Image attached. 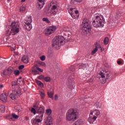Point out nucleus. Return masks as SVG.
Masks as SVG:
<instances>
[{"mask_svg":"<svg viewBox=\"0 0 125 125\" xmlns=\"http://www.w3.org/2000/svg\"><path fill=\"white\" fill-rule=\"evenodd\" d=\"M106 73H107V72H106L105 69H103V70L99 73V75L101 76V79H102V80L101 81V83H105L107 82L106 78H105V74H106Z\"/></svg>","mask_w":125,"mask_h":125,"instance_id":"nucleus-16","label":"nucleus"},{"mask_svg":"<svg viewBox=\"0 0 125 125\" xmlns=\"http://www.w3.org/2000/svg\"><path fill=\"white\" fill-rule=\"evenodd\" d=\"M40 95L41 96V99H43V98H44V97L45 96V94L43 92H41Z\"/></svg>","mask_w":125,"mask_h":125,"instance_id":"nucleus-37","label":"nucleus"},{"mask_svg":"<svg viewBox=\"0 0 125 125\" xmlns=\"http://www.w3.org/2000/svg\"><path fill=\"white\" fill-rule=\"evenodd\" d=\"M55 100H56V101L58 100V95H55Z\"/></svg>","mask_w":125,"mask_h":125,"instance_id":"nucleus-46","label":"nucleus"},{"mask_svg":"<svg viewBox=\"0 0 125 125\" xmlns=\"http://www.w3.org/2000/svg\"><path fill=\"white\" fill-rule=\"evenodd\" d=\"M25 10H26V7H24V5H22L20 9V11L21 12H23L24 11H25Z\"/></svg>","mask_w":125,"mask_h":125,"instance_id":"nucleus-30","label":"nucleus"},{"mask_svg":"<svg viewBox=\"0 0 125 125\" xmlns=\"http://www.w3.org/2000/svg\"><path fill=\"white\" fill-rule=\"evenodd\" d=\"M31 111V113H34V115H36V114H37V111H36V109H35L34 108H32Z\"/></svg>","mask_w":125,"mask_h":125,"instance_id":"nucleus-39","label":"nucleus"},{"mask_svg":"<svg viewBox=\"0 0 125 125\" xmlns=\"http://www.w3.org/2000/svg\"><path fill=\"white\" fill-rule=\"evenodd\" d=\"M35 67H33L32 69V72L33 73H35V74H39V71H38V69L35 68Z\"/></svg>","mask_w":125,"mask_h":125,"instance_id":"nucleus-34","label":"nucleus"},{"mask_svg":"<svg viewBox=\"0 0 125 125\" xmlns=\"http://www.w3.org/2000/svg\"><path fill=\"white\" fill-rule=\"evenodd\" d=\"M38 4L40 8H42L43 7V5L45 4V3L44 1H45V0H38Z\"/></svg>","mask_w":125,"mask_h":125,"instance_id":"nucleus-22","label":"nucleus"},{"mask_svg":"<svg viewBox=\"0 0 125 125\" xmlns=\"http://www.w3.org/2000/svg\"><path fill=\"white\" fill-rule=\"evenodd\" d=\"M21 77L20 79L17 80V81H13L12 82V86L13 87V89L14 88L15 89H18V88H20L19 86H18V82H20V80Z\"/></svg>","mask_w":125,"mask_h":125,"instance_id":"nucleus-17","label":"nucleus"},{"mask_svg":"<svg viewBox=\"0 0 125 125\" xmlns=\"http://www.w3.org/2000/svg\"><path fill=\"white\" fill-rule=\"evenodd\" d=\"M38 114H39L38 116L42 117V118H43V113H44V109L43 108V107H40L38 109Z\"/></svg>","mask_w":125,"mask_h":125,"instance_id":"nucleus-19","label":"nucleus"},{"mask_svg":"<svg viewBox=\"0 0 125 125\" xmlns=\"http://www.w3.org/2000/svg\"><path fill=\"white\" fill-rule=\"evenodd\" d=\"M36 82L39 86H40V87H43V83H42V82L38 80V79L36 80Z\"/></svg>","mask_w":125,"mask_h":125,"instance_id":"nucleus-25","label":"nucleus"},{"mask_svg":"<svg viewBox=\"0 0 125 125\" xmlns=\"http://www.w3.org/2000/svg\"><path fill=\"white\" fill-rule=\"evenodd\" d=\"M24 67H25L24 65H21L19 67V70H22V69H24Z\"/></svg>","mask_w":125,"mask_h":125,"instance_id":"nucleus-45","label":"nucleus"},{"mask_svg":"<svg viewBox=\"0 0 125 125\" xmlns=\"http://www.w3.org/2000/svg\"><path fill=\"white\" fill-rule=\"evenodd\" d=\"M74 76H70L68 78L67 85L70 89H73L75 87V81H74Z\"/></svg>","mask_w":125,"mask_h":125,"instance_id":"nucleus-14","label":"nucleus"},{"mask_svg":"<svg viewBox=\"0 0 125 125\" xmlns=\"http://www.w3.org/2000/svg\"><path fill=\"white\" fill-rule=\"evenodd\" d=\"M44 80L45 82H46V83H48L49 82L51 81V79L49 77H46L44 78Z\"/></svg>","mask_w":125,"mask_h":125,"instance_id":"nucleus-31","label":"nucleus"},{"mask_svg":"<svg viewBox=\"0 0 125 125\" xmlns=\"http://www.w3.org/2000/svg\"><path fill=\"white\" fill-rule=\"evenodd\" d=\"M76 2H82L83 0H74Z\"/></svg>","mask_w":125,"mask_h":125,"instance_id":"nucleus-48","label":"nucleus"},{"mask_svg":"<svg viewBox=\"0 0 125 125\" xmlns=\"http://www.w3.org/2000/svg\"><path fill=\"white\" fill-rule=\"evenodd\" d=\"M68 12L73 19H78L80 16L79 11L76 8H71L68 10Z\"/></svg>","mask_w":125,"mask_h":125,"instance_id":"nucleus-9","label":"nucleus"},{"mask_svg":"<svg viewBox=\"0 0 125 125\" xmlns=\"http://www.w3.org/2000/svg\"><path fill=\"white\" fill-rule=\"evenodd\" d=\"M15 49H16V48H15V46L14 47L11 48L12 51H15Z\"/></svg>","mask_w":125,"mask_h":125,"instance_id":"nucleus-49","label":"nucleus"},{"mask_svg":"<svg viewBox=\"0 0 125 125\" xmlns=\"http://www.w3.org/2000/svg\"><path fill=\"white\" fill-rule=\"evenodd\" d=\"M6 118L8 120H9V121H13V116L11 114L7 116Z\"/></svg>","mask_w":125,"mask_h":125,"instance_id":"nucleus-29","label":"nucleus"},{"mask_svg":"<svg viewBox=\"0 0 125 125\" xmlns=\"http://www.w3.org/2000/svg\"><path fill=\"white\" fill-rule=\"evenodd\" d=\"M5 111V107L4 105L0 104V111L4 112Z\"/></svg>","mask_w":125,"mask_h":125,"instance_id":"nucleus-27","label":"nucleus"},{"mask_svg":"<svg viewBox=\"0 0 125 125\" xmlns=\"http://www.w3.org/2000/svg\"><path fill=\"white\" fill-rule=\"evenodd\" d=\"M56 31V26H51L48 27L44 30V34L45 36H50L52 34H53L54 32Z\"/></svg>","mask_w":125,"mask_h":125,"instance_id":"nucleus-11","label":"nucleus"},{"mask_svg":"<svg viewBox=\"0 0 125 125\" xmlns=\"http://www.w3.org/2000/svg\"><path fill=\"white\" fill-rule=\"evenodd\" d=\"M84 124V122L82 120L80 119L76 121L72 125H83Z\"/></svg>","mask_w":125,"mask_h":125,"instance_id":"nucleus-21","label":"nucleus"},{"mask_svg":"<svg viewBox=\"0 0 125 125\" xmlns=\"http://www.w3.org/2000/svg\"><path fill=\"white\" fill-rule=\"evenodd\" d=\"M104 44L107 45L108 43H109V38L108 37H105L104 41Z\"/></svg>","mask_w":125,"mask_h":125,"instance_id":"nucleus-28","label":"nucleus"},{"mask_svg":"<svg viewBox=\"0 0 125 125\" xmlns=\"http://www.w3.org/2000/svg\"><path fill=\"white\" fill-rule=\"evenodd\" d=\"M77 66L78 68H79V69H84L86 67V65L83 63H80L79 64H78Z\"/></svg>","mask_w":125,"mask_h":125,"instance_id":"nucleus-26","label":"nucleus"},{"mask_svg":"<svg viewBox=\"0 0 125 125\" xmlns=\"http://www.w3.org/2000/svg\"><path fill=\"white\" fill-rule=\"evenodd\" d=\"M36 69L37 70H38V71H39V72H40L41 73H42L43 72V69L39 67H36Z\"/></svg>","mask_w":125,"mask_h":125,"instance_id":"nucleus-42","label":"nucleus"},{"mask_svg":"<svg viewBox=\"0 0 125 125\" xmlns=\"http://www.w3.org/2000/svg\"><path fill=\"white\" fill-rule=\"evenodd\" d=\"M75 70H77V68H76V66H72L70 68V70L72 72H74Z\"/></svg>","mask_w":125,"mask_h":125,"instance_id":"nucleus-40","label":"nucleus"},{"mask_svg":"<svg viewBox=\"0 0 125 125\" xmlns=\"http://www.w3.org/2000/svg\"><path fill=\"white\" fill-rule=\"evenodd\" d=\"M88 82V83H92V82H93V79L92 78H91V79H89Z\"/></svg>","mask_w":125,"mask_h":125,"instance_id":"nucleus-47","label":"nucleus"},{"mask_svg":"<svg viewBox=\"0 0 125 125\" xmlns=\"http://www.w3.org/2000/svg\"><path fill=\"white\" fill-rule=\"evenodd\" d=\"M21 61L23 62V63L27 64V63H29V57L26 55L23 56L21 58Z\"/></svg>","mask_w":125,"mask_h":125,"instance_id":"nucleus-20","label":"nucleus"},{"mask_svg":"<svg viewBox=\"0 0 125 125\" xmlns=\"http://www.w3.org/2000/svg\"><path fill=\"white\" fill-rule=\"evenodd\" d=\"M17 110H18V111H19V112H20V111H21V109H18V108H20V106H17Z\"/></svg>","mask_w":125,"mask_h":125,"instance_id":"nucleus-50","label":"nucleus"},{"mask_svg":"<svg viewBox=\"0 0 125 125\" xmlns=\"http://www.w3.org/2000/svg\"><path fill=\"white\" fill-rule=\"evenodd\" d=\"M38 79H39V80H44V76L43 75H40L38 77Z\"/></svg>","mask_w":125,"mask_h":125,"instance_id":"nucleus-41","label":"nucleus"},{"mask_svg":"<svg viewBox=\"0 0 125 125\" xmlns=\"http://www.w3.org/2000/svg\"><path fill=\"white\" fill-rule=\"evenodd\" d=\"M26 0H21V2H25Z\"/></svg>","mask_w":125,"mask_h":125,"instance_id":"nucleus-53","label":"nucleus"},{"mask_svg":"<svg viewBox=\"0 0 125 125\" xmlns=\"http://www.w3.org/2000/svg\"><path fill=\"white\" fill-rule=\"evenodd\" d=\"M104 22H105L104 17L101 14H96L95 20L92 22L93 26L95 28H103L104 27Z\"/></svg>","mask_w":125,"mask_h":125,"instance_id":"nucleus-2","label":"nucleus"},{"mask_svg":"<svg viewBox=\"0 0 125 125\" xmlns=\"http://www.w3.org/2000/svg\"><path fill=\"white\" fill-rule=\"evenodd\" d=\"M42 20L43 21H44V22H46V23H48V24L50 23V21H49V20H48L47 18H44L42 19Z\"/></svg>","mask_w":125,"mask_h":125,"instance_id":"nucleus-33","label":"nucleus"},{"mask_svg":"<svg viewBox=\"0 0 125 125\" xmlns=\"http://www.w3.org/2000/svg\"><path fill=\"white\" fill-rule=\"evenodd\" d=\"M20 31V27L19 26V23L18 22L13 21L12 22L10 26H7V29L5 32V35L6 37H9V36H15L17 34H18Z\"/></svg>","mask_w":125,"mask_h":125,"instance_id":"nucleus-1","label":"nucleus"},{"mask_svg":"<svg viewBox=\"0 0 125 125\" xmlns=\"http://www.w3.org/2000/svg\"><path fill=\"white\" fill-rule=\"evenodd\" d=\"M50 13L52 15H56V13H57L58 11V9L57 7H58V5L57 3H55L53 1L50 3Z\"/></svg>","mask_w":125,"mask_h":125,"instance_id":"nucleus-10","label":"nucleus"},{"mask_svg":"<svg viewBox=\"0 0 125 125\" xmlns=\"http://www.w3.org/2000/svg\"><path fill=\"white\" fill-rule=\"evenodd\" d=\"M14 74L16 76H18V75H19V74H20V72L18 70H15L14 72Z\"/></svg>","mask_w":125,"mask_h":125,"instance_id":"nucleus-38","label":"nucleus"},{"mask_svg":"<svg viewBox=\"0 0 125 125\" xmlns=\"http://www.w3.org/2000/svg\"><path fill=\"white\" fill-rule=\"evenodd\" d=\"M32 22H33V20L32 19V17H26L24 21V28L27 30V31H31L32 30Z\"/></svg>","mask_w":125,"mask_h":125,"instance_id":"nucleus-8","label":"nucleus"},{"mask_svg":"<svg viewBox=\"0 0 125 125\" xmlns=\"http://www.w3.org/2000/svg\"><path fill=\"white\" fill-rule=\"evenodd\" d=\"M8 0V1H10V0Z\"/></svg>","mask_w":125,"mask_h":125,"instance_id":"nucleus-55","label":"nucleus"},{"mask_svg":"<svg viewBox=\"0 0 125 125\" xmlns=\"http://www.w3.org/2000/svg\"><path fill=\"white\" fill-rule=\"evenodd\" d=\"M52 125V120H51V118H47L45 121V123L44 125Z\"/></svg>","mask_w":125,"mask_h":125,"instance_id":"nucleus-23","label":"nucleus"},{"mask_svg":"<svg viewBox=\"0 0 125 125\" xmlns=\"http://www.w3.org/2000/svg\"><path fill=\"white\" fill-rule=\"evenodd\" d=\"M117 63H118V64H119V65H120V64H122V62L120 61H118L117 62Z\"/></svg>","mask_w":125,"mask_h":125,"instance_id":"nucleus-51","label":"nucleus"},{"mask_svg":"<svg viewBox=\"0 0 125 125\" xmlns=\"http://www.w3.org/2000/svg\"><path fill=\"white\" fill-rule=\"evenodd\" d=\"M12 74H13V70H12V68L9 67L4 70L1 75V76L2 75L3 76H11Z\"/></svg>","mask_w":125,"mask_h":125,"instance_id":"nucleus-15","label":"nucleus"},{"mask_svg":"<svg viewBox=\"0 0 125 125\" xmlns=\"http://www.w3.org/2000/svg\"><path fill=\"white\" fill-rule=\"evenodd\" d=\"M40 59L42 61H44V60H45V56H42L41 57H40Z\"/></svg>","mask_w":125,"mask_h":125,"instance_id":"nucleus-43","label":"nucleus"},{"mask_svg":"<svg viewBox=\"0 0 125 125\" xmlns=\"http://www.w3.org/2000/svg\"><path fill=\"white\" fill-rule=\"evenodd\" d=\"M52 113V110L50 109H48L46 110V114L47 115H51V113Z\"/></svg>","mask_w":125,"mask_h":125,"instance_id":"nucleus-35","label":"nucleus"},{"mask_svg":"<svg viewBox=\"0 0 125 125\" xmlns=\"http://www.w3.org/2000/svg\"><path fill=\"white\" fill-rule=\"evenodd\" d=\"M47 95L49 98H51V99H53V96H54V92L48 91L47 92Z\"/></svg>","mask_w":125,"mask_h":125,"instance_id":"nucleus-24","label":"nucleus"},{"mask_svg":"<svg viewBox=\"0 0 125 125\" xmlns=\"http://www.w3.org/2000/svg\"><path fill=\"white\" fill-rule=\"evenodd\" d=\"M42 116L37 115L35 118H33L31 120V123L32 125H42Z\"/></svg>","mask_w":125,"mask_h":125,"instance_id":"nucleus-12","label":"nucleus"},{"mask_svg":"<svg viewBox=\"0 0 125 125\" xmlns=\"http://www.w3.org/2000/svg\"><path fill=\"white\" fill-rule=\"evenodd\" d=\"M78 117H79V112L73 109H69L66 114V121L69 122L76 121L78 119Z\"/></svg>","mask_w":125,"mask_h":125,"instance_id":"nucleus-4","label":"nucleus"},{"mask_svg":"<svg viewBox=\"0 0 125 125\" xmlns=\"http://www.w3.org/2000/svg\"><path fill=\"white\" fill-rule=\"evenodd\" d=\"M123 0L124 1H125V0Z\"/></svg>","mask_w":125,"mask_h":125,"instance_id":"nucleus-56","label":"nucleus"},{"mask_svg":"<svg viewBox=\"0 0 125 125\" xmlns=\"http://www.w3.org/2000/svg\"><path fill=\"white\" fill-rule=\"evenodd\" d=\"M21 88L18 89H12V92L10 94V98L12 100H16L18 98V95H21Z\"/></svg>","mask_w":125,"mask_h":125,"instance_id":"nucleus-7","label":"nucleus"},{"mask_svg":"<svg viewBox=\"0 0 125 125\" xmlns=\"http://www.w3.org/2000/svg\"><path fill=\"white\" fill-rule=\"evenodd\" d=\"M38 63L39 64V65H41V66H43V67L45 66V63H44L43 62L39 61L38 62Z\"/></svg>","mask_w":125,"mask_h":125,"instance_id":"nucleus-36","label":"nucleus"},{"mask_svg":"<svg viewBox=\"0 0 125 125\" xmlns=\"http://www.w3.org/2000/svg\"><path fill=\"white\" fill-rule=\"evenodd\" d=\"M95 106H97V108H99L100 109V108H101V106H102V104H101V103H100L99 102H97L95 104Z\"/></svg>","mask_w":125,"mask_h":125,"instance_id":"nucleus-32","label":"nucleus"},{"mask_svg":"<svg viewBox=\"0 0 125 125\" xmlns=\"http://www.w3.org/2000/svg\"><path fill=\"white\" fill-rule=\"evenodd\" d=\"M2 87H3V85L0 84V88H2Z\"/></svg>","mask_w":125,"mask_h":125,"instance_id":"nucleus-52","label":"nucleus"},{"mask_svg":"<svg viewBox=\"0 0 125 125\" xmlns=\"http://www.w3.org/2000/svg\"><path fill=\"white\" fill-rule=\"evenodd\" d=\"M99 115H100V110L98 109L94 110L90 113L89 116L88 118V122L90 124H93L96 121Z\"/></svg>","mask_w":125,"mask_h":125,"instance_id":"nucleus-6","label":"nucleus"},{"mask_svg":"<svg viewBox=\"0 0 125 125\" xmlns=\"http://www.w3.org/2000/svg\"><path fill=\"white\" fill-rule=\"evenodd\" d=\"M26 119H27V120H29V118H26Z\"/></svg>","mask_w":125,"mask_h":125,"instance_id":"nucleus-54","label":"nucleus"},{"mask_svg":"<svg viewBox=\"0 0 125 125\" xmlns=\"http://www.w3.org/2000/svg\"><path fill=\"white\" fill-rule=\"evenodd\" d=\"M13 115V119L14 118V119H18L19 118V116L16 114H12Z\"/></svg>","mask_w":125,"mask_h":125,"instance_id":"nucleus-44","label":"nucleus"},{"mask_svg":"<svg viewBox=\"0 0 125 125\" xmlns=\"http://www.w3.org/2000/svg\"><path fill=\"white\" fill-rule=\"evenodd\" d=\"M64 44V37L63 36H56L53 40L52 46L59 49L60 46Z\"/></svg>","mask_w":125,"mask_h":125,"instance_id":"nucleus-5","label":"nucleus"},{"mask_svg":"<svg viewBox=\"0 0 125 125\" xmlns=\"http://www.w3.org/2000/svg\"><path fill=\"white\" fill-rule=\"evenodd\" d=\"M0 100L4 103H6L8 101L7 100V96L6 94H1L0 96Z\"/></svg>","mask_w":125,"mask_h":125,"instance_id":"nucleus-18","label":"nucleus"},{"mask_svg":"<svg viewBox=\"0 0 125 125\" xmlns=\"http://www.w3.org/2000/svg\"><path fill=\"white\" fill-rule=\"evenodd\" d=\"M94 49L91 52V55H93V54H95L98 50H100L101 52H103L104 51V49L102 48V47H101V45H100V44H95L94 45Z\"/></svg>","mask_w":125,"mask_h":125,"instance_id":"nucleus-13","label":"nucleus"},{"mask_svg":"<svg viewBox=\"0 0 125 125\" xmlns=\"http://www.w3.org/2000/svg\"><path fill=\"white\" fill-rule=\"evenodd\" d=\"M91 30V26L89 22H88V20L86 18H84L83 21L82 27V33L83 35H85L87 36H90Z\"/></svg>","mask_w":125,"mask_h":125,"instance_id":"nucleus-3","label":"nucleus"}]
</instances>
